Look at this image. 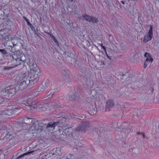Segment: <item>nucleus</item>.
<instances>
[{
  "label": "nucleus",
  "mask_w": 159,
  "mask_h": 159,
  "mask_svg": "<svg viewBox=\"0 0 159 159\" xmlns=\"http://www.w3.org/2000/svg\"><path fill=\"white\" fill-rule=\"evenodd\" d=\"M66 158L67 159H78L76 155H73L70 154H67Z\"/></svg>",
  "instance_id": "17"
},
{
  "label": "nucleus",
  "mask_w": 159,
  "mask_h": 159,
  "mask_svg": "<svg viewBox=\"0 0 159 159\" xmlns=\"http://www.w3.org/2000/svg\"><path fill=\"white\" fill-rule=\"evenodd\" d=\"M98 63L99 65L101 66H102L104 65V62L102 61H98Z\"/></svg>",
  "instance_id": "23"
},
{
  "label": "nucleus",
  "mask_w": 159,
  "mask_h": 159,
  "mask_svg": "<svg viewBox=\"0 0 159 159\" xmlns=\"http://www.w3.org/2000/svg\"><path fill=\"white\" fill-rule=\"evenodd\" d=\"M20 63H16V64L14 66H13V67H5L4 68V69L5 70H9L11 68H13L14 67L16 66H17L18 65H19Z\"/></svg>",
  "instance_id": "21"
},
{
  "label": "nucleus",
  "mask_w": 159,
  "mask_h": 159,
  "mask_svg": "<svg viewBox=\"0 0 159 159\" xmlns=\"http://www.w3.org/2000/svg\"><path fill=\"white\" fill-rule=\"evenodd\" d=\"M23 18L27 22V24L29 25H31V24L29 22V20L25 16H23Z\"/></svg>",
  "instance_id": "22"
},
{
  "label": "nucleus",
  "mask_w": 159,
  "mask_h": 159,
  "mask_svg": "<svg viewBox=\"0 0 159 159\" xmlns=\"http://www.w3.org/2000/svg\"><path fill=\"white\" fill-rule=\"evenodd\" d=\"M102 48L104 50V51H105V52L106 53L107 52V51H106V48H105V47L104 46H102Z\"/></svg>",
  "instance_id": "28"
},
{
  "label": "nucleus",
  "mask_w": 159,
  "mask_h": 159,
  "mask_svg": "<svg viewBox=\"0 0 159 159\" xmlns=\"http://www.w3.org/2000/svg\"><path fill=\"white\" fill-rule=\"evenodd\" d=\"M121 2L123 4H125V3L124 1H121Z\"/></svg>",
  "instance_id": "33"
},
{
  "label": "nucleus",
  "mask_w": 159,
  "mask_h": 159,
  "mask_svg": "<svg viewBox=\"0 0 159 159\" xmlns=\"http://www.w3.org/2000/svg\"><path fill=\"white\" fill-rule=\"evenodd\" d=\"M53 39V41L55 43H58V41L55 38H54V39Z\"/></svg>",
  "instance_id": "29"
},
{
  "label": "nucleus",
  "mask_w": 159,
  "mask_h": 159,
  "mask_svg": "<svg viewBox=\"0 0 159 159\" xmlns=\"http://www.w3.org/2000/svg\"><path fill=\"white\" fill-rule=\"evenodd\" d=\"M2 153V150L0 149V154H1Z\"/></svg>",
  "instance_id": "35"
},
{
  "label": "nucleus",
  "mask_w": 159,
  "mask_h": 159,
  "mask_svg": "<svg viewBox=\"0 0 159 159\" xmlns=\"http://www.w3.org/2000/svg\"><path fill=\"white\" fill-rule=\"evenodd\" d=\"M89 122L82 123L79 124L78 126L75 128V130L77 131H85L89 128Z\"/></svg>",
  "instance_id": "3"
},
{
  "label": "nucleus",
  "mask_w": 159,
  "mask_h": 159,
  "mask_svg": "<svg viewBox=\"0 0 159 159\" xmlns=\"http://www.w3.org/2000/svg\"><path fill=\"white\" fill-rule=\"evenodd\" d=\"M0 52L2 54H5L7 53L6 51L4 49H0Z\"/></svg>",
  "instance_id": "25"
},
{
  "label": "nucleus",
  "mask_w": 159,
  "mask_h": 159,
  "mask_svg": "<svg viewBox=\"0 0 159 159\" xmlns=\"http://www.w3.org/2000/svg\"><path fill=\"white\" fill-rule=\"evenodd\" d=\"M50 35L52 39H53L54 38H55L54 36L52 34H50Z\"/></svg>",
  "instance_id": "30"
},
{
  "label": "nucleus",
  "mask_w": 159,
  "mask_h": 159,
  "mask_svg": "<svg viewBox=\"0 0 159 159\" xmlns=\"http://www.w3.org/2000/svg\"><path fill=\"white\" fill-rule=\"evenodd\" d=\"M141 133H139V132H138L137 133V134L139 135V134H141Z\"/></svg>",
  "instance_id": "36"
},
{
  "label": "nucleus",
  "mask_w": 159,
  "mask_h": 159,
  "mask_svg": "<svg viewBox=\"0 0 159 159\" xmlns=\"http://www.w3.org/2000/svg\"><path fill=\"white\" fill-rule=\"evenodd\" d=\"M144 57L146 58L143 65L144 68H146L149 63H152L153 61V59L152 57L150 54L146 52L145 53Z\"/></svg>",
  "instance_id": "6"
},
{
  "label": "nucleus",
  "mask_w": 159,
  "mask_h": 159,
  "mask_svg": "<svg viewBox=\"0 0 159 159\" xmlns=\"http://www.w3.org/2000/svg\"><path fill=\"white\" fill-rule=\"evenodd\" d=\"M37 150H34V151H31L30 152H26V153H25L23 155H21L20 156H18V157H17L16 158V159H19L22 157H23L24 156H25V155H27L30 153H32L33 152H35Z\"/></svg>",
  "instance_id": "18"
},
{
  "label": "nucleus",
  "mask_w": 159,
  "mask_h": 159,
  "mask_svg": "<svg viewBox=\"0 0 159 159\" xmlns=\"http://www.w3.org/2000/svg\"><path fill=\"white\" fill-rule=\"evenodd\" d=\"M27 75L26 73L23 74V77L24 78L22 79L21 82L19 83V85L20 87L23 86V88H27L28 87V89L30 88L31 85H30V83H27V80H28L27 75Z\"/></svg>",
  "instance_id": "4"
},
{
  "label": "nucleus",
  "mask_w": 159,
  "mask_h": 159,
  "mask_svg": "<svg viewBox=\"0 0 159 159\" xmlns=\"http://www.w3.org/2000/svg\"><path fill=\"white\" fill-rule=\"evenodd\" d=\"M49 157V154L47 152H43L40 155V158L42 159H47Z\"/></svg>",
  "instance_id": "13"
},
{
  "label": "nucleus",
  "mask_w": 159,
  "mask_h": 159,
  "mask_svg": "<svg viewBox=\"0 0 159 159\" xmlns=\"http://www.w3.org/2000/svg\"><path fill=\"white\" fill-rule=\"evenodd\" d=\"M29 64L30 67V72L29 77H27L28 79L27 83H30V85L32 86L39 80V75L40 73V70L36 65L34 63L32 60H29Z\"/></svg>",
  "instance_id": "1"
},
{
  "label": "nucleus",
  "mask_w": 159,
  "mask_h": 159,
  "mask_svg": "<svg viewBox=\"0 0 159 159\" xmlns=\"http://www.w3.org/2000/svg\"><path fill=\"white\" fill-rule=\"evenodd\" d=\"M15 109L11 108L6 110L0 111V115L10 116L14 113Z\"/></svg>",
  "instance_id": "8"
},
{
  "label": "nucleus",
  "mask_w": 159,
  "mask_h": 159,
  "mask_svg": "<svg viewBox=\"0 0 159 159\" xmlns=\"http://www.w3.org/2000/svg\"><path fill=\"white\" fill-rule=\"evenodd\" d=\"M72 129L71 128H69L67 129H66L65 130L66 132H70V134L71 133V132H72Z\"/></svg>",
  "instance_id": "26"
},
{
  "label": "nucleus",
  "mask_w": 159,
  "mask_h": 159,
  "mask_svg": "<svg viewBox=\"0 0 159 159\" xmlns=\"http://www.w3.org/2000/svg\"><path fill=\"white\" fill-rule=\"evenodd\" d=\"M58 123L57 122H54L53 123H50L48 124L47 127L48 128H53V129H54L55 127L57 125Z\"/></svg>",
  "instance_id": "16"
},
{
  "label": "nucleus",
  "mask_w": 159,
  "mask_h": 159,
  "mask_svg": "<svg viewBox=\"0 0 159 159\" xmlns=\"http://www.w3.org/2000/svg\"><path fill=\"white\" fill-rule=\"evenodd\" d=\"M13 137L12 134V133H8L4 137V139L7 140L8 139L9 140L11 139Z\"/></svg>",
  "instance_id": "15"
},
{
  "label": "nucleus",
  "mask_w": 159,
  "mask_h": 159,
  "mask_svg": "<svg viewBox=\"0 0 159 159\" xmlns=\"http://www.w3.org/2000/svg\"><path fill=\"white\" fill-rule=\"evenodd\" d=\"M141 135L142 136L143 138H144L145 137V135L143 133H141Z\"/></svg>",
  "instance_id": "31"
},
{
  "label": "nucleus",
  "mask_w": 159,
  "mask_h": 159,
  "mask_svg": "<svg viewBox=\"0 0 159 159\" xmlns=\"http://www.w3.org/2000/svg\"><path fill=\"white\" fill-rule=\"evenodd\" d=\"M83 17L84 18V19H83L82 17H79V18L81 19H84L87 21L92 22L93 23H97L98 21L97 18L91 16H89L86 15H84Z\"/></svg>",
  "instance_id": "7"
},
{
  "label": "nucleus",
  "mask_w": 159,
  "mask_h": 159,
  "mask_svg": "<svg viewBox=\"0 0 159 159\" xmlns=\"http://www.w3.org/2000/svg\"><path fill=\"white\" fill-rule=\"evenodd\" d=\"M54 92L52 91L47 96V99H49L51 98L54 94Z\"/></svg>",
  "instance_id": "20"
},
{
  "label": "nucleus",
  "mask_w": 159,
  "mask_h": 159,
  "mask_svg": "<svg viewBox=\"0 0 159 159\" xmlns=\"http://www.w3.org/2000/svg\"><path fill=\"white\" fill-rule=\"evenodd\" d=\"M6 92L7 93H9L12 96L14 95L16 93V88L13 86L7 87L5 89Z\"/></svg>",
  "instance_id": "9"
},
{
  "label": "nucleus",
  "mask_w": 159,
  "mask_h": 159,
  "mask_svg": "<svg viewBox=\"0 0 159 159\" xmlns=\"http://www.w3.org/2000/svg\"><path fill=\"white\" fill-rule=\"evenodd\" d=\"M71 1H72L73 0H70Z\"/></svg>",
  "instance_id": "37"
},
{
  "label": "nucleus",
  "mask_w": 159,
  "mask_h": 159,
  "mask_svg": "<svg viewBox=\"0 0 159 159\" xmlns=\"http://www.w3.org/2000/svg\"><path fill=\"white\" fill-rule=\"evenodd\" d=\"M153 37V28L152 25L150 26L149 31L148 33L143 37V41L146 43L150 41Z\"/></svg>",
  "instance_id": "5"
},
{
  "label": "nucleus",
  "mask_w": 159,
  "mask_h": 159,
  "mask_svg": "<svg viewBox=\"0 0 159 159\" xmlns=\"http://www.w3.org/2000/svg\"><path fill=\"white\" fill-rule=\"evenodd\" d=\"M4 101V99L2 97H0V103L3 102Z\"/></svg>",
  "instance_id": "27"
},
{
  "label": "nucleus",
  "mask_w": 159,
  "mask_h": 159,
  "mask_svg": "<svg viewBox=\"0 0 159 159\" xmlns=\"http://www.w3.org/2000/svg\"><path fill=\"white\" fill-rule=\"evenodd\" d=\"M30 131H35L36 130H38V129L36 128L35 125L34 124L32 126H31L30 129Z\"/></svg>",
  "instance_id": "19"
},
{
  "label": "nucleus",
  "mask_w": 159,
  "mask_h": 159,
  "mask_svg": "<svg viewBox=\"0 0 159 159\" xmlns=\"http://www.w3.org/2000/svg\"><path fill=\"white\" fill-rule=\"evenodd\" d=\"M63 152V147L56 148L52 149L51 152L53 155L57 156L60 155Z\"/></svg>",
  "instance_id": "10"
},
{
  "label": "nucleus",
  "mask_w": 159,
  "mask_h": 159,
  "mask_svg": "<svg viewBox=\"0 0 159 159\" xmlns=\"http://www.w3.org/2000/svg\"><path fill=\"white\" fill-rule=\"evenodd\" d=\"M23 104L27 106L26 109L28 110H32L35 108V106H33L35 104V103L32 98H29L26 101L22 102Z\"/></svg>",
  "instance_id": "2"
},
{
  "label": "nucleus",
  "mask_w": 159,
  "mask_h": 159,
  "mask_svg": "<svg viewBox=\"0 0 159 159\" xmlns=\"http://www.w3.org/2000/svg\"><path fill=\"white\" fill-rule=\"evenodd\" d=\"M48 87L47 84L46 83H43L38 89V91H43Z\"/></svg>",
  "instance_id": "11"
},
{
  "label": "nucleus",
  "mask_w": 159,
  "mask_h": 159,
  "mask_svg": "<svg viewBox=\"0 0 159 159\" xmlns=\"http://www.w3.org/2000/svg\"><path fill=\"white\" fill-rule=\"evenodd\" d=\"M113 102L112 100H108L107 102L106 107L107 108H110L113 106Z\"/></svg>",
  "instance_id": "14"
},
{
  "label": "nucleus",
  "mask_w": 159,
  "mask_h": 159,
  "mask_svg": "<svg viewBox=\"0 0 159 159\" xmlns=\"http://www.w3.org/2000/svg\"><path fill=\"white\" fill-rule=\"evenodd\" d=\"M32 119L31 118H28L27 117L24 118L22 120V123L23 124H29L32 122Z\"/></svg>",
  "instance_id": "12"
},
{
  "label": "nucleus",
  "mask_w": 159,
  "mask_h": 159,
  "mask_svg": "<svg viewBox=\"0 0 159 159\" xmlns=\"http://www.w3.org/2000/svg\"><path fill=\"white\" fill-rule=\"evenodd\" d=\"M17 60H19V59H16V60H13V63H16V61H17Z\"/></svg>",
  "instance_id": "32"
},
{
  "label": "nucleus",
  "mask_w": 159,
  "mask_h": 159,
  "mask_svg": "<svg viewBox=\"0 0 159 159\" xmlns=\"http://www.w3.org/2000/svg\"><path fill=\"white\" fill-rule=\"evenodd\" d=\"M37 108L39 109H41L43 110H44V108L43 107V106L42 104L38 106L37 107Z\"/></svg>",
  "instance_id": "24"
},
{
  "label": "nucleus",
  "mask_w": 159,
  "mask_h": 159,
  "mask_svg": "<svg viewBox=\"0 0 159 159\" xmlns=\"http://www.w3.org/2000/svg\"><path fill=\"white\" fill-rule=\"evenodd\" d=\"M100 46H101V47H102L103 46L102 45V43H101V44H99Z\"/></svg>",
  "instance_id": "34"
}]
</instances>
